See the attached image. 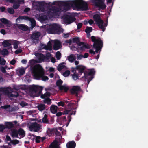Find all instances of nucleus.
<instances>
[{
  "label": "nucleus",
  "mask_w": 148,
  "mask_h": 148,
  "mask_svg": "<svg viewBox=\"0 0 148 148\" xmlns=\"http://www.w3.org/2000/svg\"><path fill=\"white\" fill-rule=\"evenodd\" d=\"M53 5H58L60 7V10L56 9L55 10L50 9L48 12L49 15L53 16L57 13L58 14L59 11H65L69 10L70 7L74 8L79 9L82 10H86L88 6L86 3L82 0H75L64 1L55 2L53 3Z\"/></svg>",
  "instance_id": "obj_1"
},
{
  "label": "nucleus",
  "mask_w": 148,
  "mask_h": 148,
  "mask_svg": "<svg viewBox=\"0 0 148 148\" xmlns=\"http://www.w3.org/2000/svg\"><path fill=\"white\" fill-rule=\"evenodd\" d=\"M32 72L33 75L36 79L41 78L42 80L46 81L48 79L47 77L44 75V70L39 65H37L33 67Z\"/></svg>",
  "instance_id": "obj_2"
},
{
  "label": "nucleus",
  "mask_w": 148,
  "mask_h": 148,
  "mask_svg": "<svg viewBox=\"0 0 148 148\" xmlns=\"http://www.w3.org/2000/svg\"><path fill=\"white\" fill-rule=\"evenodd\" d=\"M45 28L48 33L51 34H59L60 31L62 29L60 26L56 23L47 24L45 26Z\"/></svg>",
  "instance_id": "obj_3"
},
{
  "label": "nucleus",
  "mask_w": 148,
  "mask_h": 148,
  "mask_svg": "<svg viewBox=\"0 0 148 148\" xmlns=\"http://www.w3.org/2000/svg\"><path fill=\"white\" fill-rule=\"evenodd\" d=\"M51 42H53L54 43L53 48L54 50H57L60 47L61 44L60 42L57 40H55L53 41H49L47 45H42V47H44L42 48L46 50H51L52 49V47L51 46Z\"/></svg>",
  "instance_id": "obj_4"
},
{
  "label": "nucleus",
  "mask_w": 148,
  "mask_h": 148,
  "mask_svg": "<svg viewBox=\"0 0 148 148\" xmlns=\"http://www.w3.org/2000/svg\"><path fill=\"white\" fill-rule=\"evenodd\" d=\"M93 18L99 27L101 29L103 32H104L105 29V27L107 25V24L104 22L101 19L99 15L98 14L94 15Z\"/></svg>",
  "instance_id": "obj_5"
},
{
  "label": "nucleus",
  "mask_w": 148,
  "mask_h": 148,
  "mask_svg": "<svg viewBox=\"0 0 148 148\" xmlns=\"http://www.w3.org/2000/svg\"><path fill=\"white\" fill-rule=\"evenodd\" d=\"M42 89L41 87L37 86H32L30 87V94L33 96L41 93Z\"/></svg>",
  "instance_id": "obj_6"
},
{
  "label": "nucleus",
  "mask_w": 148,
  "mask_h": 148,
  "mask_svg": "<svg viewBox=\"0 0 148 148\" xmlns=\"http://www.w3.org/2000/svg\"><path fill=\"white\" fill-rule=\"evenodd\" d=\"M91 39L94 42L93 45V48L96 49L95 52L97 53L100 50V49L102 48V43L100 40H96L95 37L94 36L91 37Z\"/></svg>",
  "instance_id": "obj_7"
},
{
  "label": "nucleus",
  "mask_w": 148,
  "mask_h": 148,
  "mask_svg": "<svg viewBox=\"0 0 148 148\" xmlns=\"http://www.w3.org/2000/svg\"><path fill=\"white\" fill-rule=\"evenodd\" d=\"M105 0H95L94 2L95 5L100 8L104 9L106 7L104 3Z\"/></svg>",
  "instance_id": "obj_8"
},
{
  "label": "nucleus",
  "mask_w": 148,
  "mask_h": 148,
  "mask_svg": "<svg viewBox=\"0 0 148 148\" xmlns=\"http://www.w3.org/2000/svg\"><path fill=\"white\" fill-rule=\"evenodd\" d=\"M45 3L43 2H36L33 3V5L35 8L38 9L39 11H43V9H41V7L44 6Z\"/></svg>",
  "instance_id": "obj_9"
},
{
  "label": "nucleus",
  "mask_w": 148,
  "mask_h": 148,
  "mask_svg": "<svg viewBox=\"0 0 148 148\" xmlns=\"http://www.w3.org/2000/svg\"><path fill=\"white\" fill-rule=\"evenodd\" d=\"M29 130L31 131H34L35 132H38L39 130L40 126L37 123L35 122L32 123L29 127Z\"/></svg>",
  "instance_id": "obj_10"
},
{
  "label": "nucleus",
  "mask_w": 148,
  "mask_h": 148,
  "mask_svg": "<svg viewBox=\"0 0 148 148\" xmlns=\"http://www.w3.org/2000/svg\"><path fill=\"white\" fill-rule=\"evenodd\" d=\"M63 20L64 23L70 24L73 21L74 19L69 15H66L63 17Z\"/></svg>",
  "instance_id": "obj_11"
},
{
  "label": "nucleus",
  "mask_w": 148,
  "mask_h": 148,
  "mask_svg": "<svg viewBox=\"0 0 148 148\" xmlns=\"http://www.w3.org/2000/svg\"><path fill=\"white\" fill-rule=\"evenodd\" d=\"M12 40H5L2 43L3 45L5 47H7L8 49L12 48L11 44Z\"/></svg>",
  "instance_id": "obj_12"
},
{
  "label": "nucleus",
  "mask_w": 148,
  "mask_h": 148,
  "mask_svg": "<svg viewBox=\"0 0 148 148\" xmlns=\"http://www.w3.org/2000/svg\"><path fill=\"white\" fill-rule=\"evenodd\" d=\"M68 60L70 62H73L76 59V57L75 55L73 54H71L67 57Z\"/></svg>",
  "instance_id": "obj_13"
},
{
  "label": "nucleus",
  "mask_w": 148,
  "mask_h": 148,
  "mask_svg": "<svg viewBox=\"0 0 148 148\" xmlns=\"http://www.w3.org/2000/svg\"><path fill=\"white\" fill-rule=\"evenodd\" d=\"M59 145L58 141H54L50 145L49 148H60Z\"/></svg>",
  "instance_id": "obj_14"
},
{
  "label": "nucleus",
  "mask_w": 148,
  "mask_h": 148,
  "mask_svg": "<svg viewBox=\"0 0 148 148\" xmlns=\"http://www.w3.org/2000/svg\"><path fill=\"white\" fill-rule=\"evenodd\" d=\"M11 42L14 49H16L18 48L19 45L20 44V42L19 41L16 40H12Z\"/></svg>",
  "instance_id": "obj_15"
},
{
  "label": "nucleus",
  "mask_w": 148,
  "mask_h": 148,
  "mask_svg": "<svg viewBox=\"0 0 148 148\" xmlns=\"http://www.w3.org/2000/svg\"><path fill=\"white\" fill-rule=\"evenodd\" d=\"M67 148H74L75 146V143L73 141H71L67 143L66 145Z\"/></svg>",
  "instance_id": "obj_16"
},
{
  "label": "nucleus",
  "mask_w": 148,
  "mask_h": 148,
  "mask_svg": "<svg viewBox=\"0 0 148 148\" xmlns=\"http://www.w3.org/2000/svg\"><path fill=\"white\" fill-rule=\"evenodd\" d=\"M80 88L77 86H74L73 87L71 90V92L73 94L75 93H77V92L80 90Z\"/></svg>",
  "instance_id": "obj_17"
},
{
  "label": "nucleus",
  "mask_w": 148,
  "mask_h": 148,
  "mask_svg": "<svg viewBox=\"0 0 148 148\" xmlns=\"http://www.w3.org/2000/svg\"><path fill=\"white\" fill-rule=\"evenodd\" d=\"M58 107L55 105H52L51 106L50 110L51 112L53 113H56L57 112Z\"/></svg>",
  "instance_id": "obj_18"
},
{
  "label": "nucleus",
  "mask_w": 148,
  "mask_h": 148,
  "mask_svg": "<svg viewBox=\"0 0 148 148\" xmlns=\"http://www.w3.org/2000/svg\"><path fill=\"white\" fill-rule=\"evenodd\" d=\"M75 69L78 70L79 73H82L85 69V67L82 65H78L76 67Z\"/></svg>",
  "instance_id": "obj_19"
},
{
  "label": "nucleus",
  "mask_w": 148,
  "mask_h": 148,
  "mask_svg": "<svg viewBox=\"0 0 148 148\" xmlns=\"http://www.w3.org/2000/svg\"><path fill=\"white\" fill-rule=\"evenodd\" d=\"M18 27L20 29L24 31H26L28 29L27 27L25 25L23 24L18 25L16 24Z\"/></svg>",
  "instance_id": "obj_20"
},
{
  "label": "nucleus",
  "mask_w": 148,
  "mask_h": 148,
  "mask_svg": "<svg viewBox=\"0 0 148 148\" xmlns=\"http://www.w3.org/2000/svg\"><path fill=\"white\" fill-rule=\"evenodd\" d=\"M5 127L8 129L13 127L14 126L13 123L11 122H5Z\"/></svg>",
  "instance_id": "obj_21"
},
{
  "label": "nucleus",
  "mask_w": 148,
  "mask_h": 148,
  "mask_svg": "<svg viewBox=\"0 0 148 148\" xmlns=\"http://www.w3.org/2000/svg\"><path fill=\"white\" fill-rule=\"evenodd\" d=\"M40 34L39 32H35L33 34L32 37L33 39H35L38 38L40 36Z\"/></svg>",
  "instance_id": "obj_22"
},
{
  "label": "nucleus",
  "mask_w": 148,
  "mask_h": 148,
  "mask_svg": "<svg viewBox=\"0 0 148 148\" xmlns=\"http://www.w3.org/2000/svg\"><path fill=\"white\" fill-rule=\"evenodd\" d=\"M18 132L15 130H13L11 134V136L13 137H18Z\"/></svg>",
  "instance_id": "obj_23"
},
{
  "label": "nucleus",
  "mask_w": 148,
  "mask_h": 148,
  "mask_svg": "<svg viewBox=\"0 0 148 148\" xmlns=\"http://www.w3.org/2000/svg\"><path fill=\"white\" fill-rule=\"evenodd\" d=\"M60 90H64V92H66L68 90L69 88L68 87L65 85H62L59 88Z\"/></svg>",
  "instance_id": "obj_24"
},
{
  "label": "nucleus",
  "mask_w": 148,
  "mask_h": 148,
  "mask_svg": "<svg viewBox=\"0 0 148 148\" xmlns=\"http://www.w3.org/2000/svg\"><path fill=\"white\" fill-rule=\"evenodd\" d=\"M64 63H61L58 66V69L59 71H61L62 69L66 68L65 66L64 65Z\"/></svg>",
  "instance_id": "obj_25"
},
{
  "label": "nucleus",
  "mask_w": 148,
  "mask_h": 148,
  "mask_svg": "<svg viewBox=\"0 0 148 148\" xmlns=\"http://www.w3.org/2000/svg\"><path fill=\"white\" fill-rule=\"evenodd\" d=\"M8 51L5 49L1 50L0 49V54H1L3 55H6L8 54Z\"/></svg>",
  "instance_id": "obj_26"
},
{
  "label": "nucleus",
  "mask_w": 148,
  "mask_h": 148,
  "mask_svg": "<svg viewBox=\"0 0 148 148\" xmlns=\"http://www.w3.org/2000/svg\"><path fill=\"white\" fill-rule=\"evenodd\" d=\"M38 109L40 111H42L45 108V106L44 104H40L38 106Z\"/></svg>",
  "instance_id": "obj_27"
},
{
  "label": "nucleus",
  "mask_w": 148,
  "mask_h": 148,
  "mask_svg": "<svg viewBox=\"0 0 148 148\" xmlns=\"http://www.w3.org/2000/svg\"><path fill=\"white\" fill-rule=\"evenodd\" d=\"M18 132L19 135L21 136L22 137H23L25 136V132L22 128L19 129L18 130Z\"/></svg>",
  "instance_id": "obj_28"
},
{
  "label": "nucleus",
  "mask_w": 148,
  "mask_h": 148,
  "mask_svg": "<svg viewBox=\"0 0 148 148\" xmlns=\"http://www.w3.org/2000/svg\"><path fill=\"white\" fill-rule=\"evenodd\" d=\"M6 1L7 2L11 3H13L14 2H18L20 3H24V1L23 0H6Z\"/></svg>",
  "instance_id": "obj_29"
},
{
  "label": "nucleus",
  "mask_w": 148,
  "mask_h": 148,
  "mask_svg": "<svg viewBox=\"0 0 148 148\" xmlns=\"http://www.w3.org/2000/svg\"><path fill=\"white\" fill-rule=\"evenodd\" d=\"M14 90H18L19 89L24 90L25 88V87L24 86L20 85L18 86L14 87Z\"/></svg>",
  "instance_id": "obj_30"
},
{
  "label": "nucleus",
  "mask_w": 148,
  "mask_h": 148,
  "mask_svg": "<svg viewBox=\"0 0 148 148\" xmlns=\"http://www.w3.org/2000/svg\"><path fill=\"white\" fill-rule=\"evenodd\" d=\"M18 70L20 74L21 75L24 73L25 71V69L22 67L19 68Z\"/></svg>",
  "instance_id": "obj_31"
},
{
  "label": "nucleus",
  "mask_w": 148,
  "mask_h": 148,
  "mask_svg": "<svg viewBox=\"0 0 148 148\" xmlns=\"http://www.w3.org/2000/svg\"><path fill=\"white\" fill-rule=\"evenodd\" d=\"M50 95V93L49 92H47L43 95H42L41 97L42 98L45 99L46 98L49 96Z\"/></svg>",
  "instance_id": "obj_32"
},
{
  "label": "nucleus",
  "mask_w": 148,
  "mask_h": 148,
  "mask_svg": "<svg viewBox=\"0 0 148 148\" xmlns=\"http://www.w3.org/2000/svg\"><path fill=\"white\" fill-rule=\"evenodd\" d=\"M84 77L85 79H87L88 80V82L89 80H91L93 78L92 76V77H91L90 76L88 75V74H84Z\"/></svg>",
  "instance_id": "obj_33"
},
{
  "label": "nucleus",
  "mask_w": 148,
  "mask_h": 148,
  "mask_svg": "<svg viewBox=\"0 0 148 148\" xmlns=\"http://www.w3.org/2000/svg\"><path fill=\"white\" fill-rule=\"evenodd\" d=\"M95 73V71L93 69H90L89 71V72L88 73V75L92 77V75L94 74Z\"/></svg>",
  "instance_id": "obj_34"
},
{
  "label": "nucleus",
  "mask_w": 148,
  "mask_h": 148,
  "mask_svg": "<svg viewBox=\"0 0 148 148\" xmlns=\"http://www.w3.org/2000/svg\"><path fill=\"white\" fill-rule=\"evenodd\" d=\"M1 107L3 108H4L5 109H6L8 111H10L11 110L10 108V106L9 105L2 106H1Z\"/></svg>",
  "instance_id": "obj_35"
},
{
  "label": "nucleus",
  "mask_w": 148,
  "mask_h": 148,
  "mask_svg": "<svg viewBox=\"0 0 148 148\" xmlns=\"http://www.w3.org/2000/svg\"><path fill=\"white\" fill-rule=\"evenodd\" d=\"M8 12L11 14H13L14 12V9L11 8H9L8 9Z\"/></svg>",
  "instance_id": "obj_36"
},
{
  "label": "nucleus",
  "mask_w": 148,
  "mask_h": 148,
  "mask_svg": "<svg viewBox=\"0 0 148 148\" xmlns=\"http://www.w3.org/2000/svg\"><path fill=\"white\" fill-rule=\"evenodd\" d=\"M56 57L57 59L58 60H59L61 57V54L59 51H58L56 53Z\"/></svg>",
  "instance_id": "obj_37"
},
{
  "label": "nucleus",
  "mask_w": 148,
  "mask_h": 148,
  "mask_svg": "<svg viewBox=\"0 0 148 148\" xmlns=\"http://www.w3.org/2000/svg\"><path fill=\"white\" fill-rule=\"evenodd\" d=\"M47 116L45 114L42 119V122L44 123H47L48 122V120L47 119Z\"/></svg>",
  "instance_id": "obj_38"
},
{
  "label": "nucleus",
  "mask_w": 148,
  "mask_h": 148,
  "mask_svg": "<svg viewBox=\"0 0 148 148\" xmlns=\"http://www.w3.org/2000/svg\"><path fill=\"white\" fill-rule=\"evenodd\" d=\"M62 81L61 80H59L57 82L56 84L58 86L59 88L62 86Z\"/></svg>",
  "instance_id": "obj_39"
},
{
  "label": "nucleus",
  "mask_w": 148,
  "mask_h": 148,
  "mask_svg": "<svg viewBox=\"0 0 148 148\" xmlns=\"http://www.w3.org/2000/svg\"><path fill=\"white\" fill-rule=\"evenodd\" d=\"M92 27H88L85 29V32L87 33H90L92 31Z\"/></svg>",
  "instance_id": "obj_40"
},
{
  "label": "nucleus",
  "mask_w": 148,
  "mask_h": 148,
  "mask_svg": "<svg viewBox=\"0 0 148 148\" xmlns=\"http://www.w3.org/2000/svg\"><path fill=\"white\" fill-rule=\"evenodd\" d=\"M1 21L4 24H6L7 23H8L9 22V21L7 20V19L4 18H2L0 19Z\"/></svg>",
  "instance_id": "obj_41"
},
{
  "label": "nucleus",
  "mask_w": 148,
  "mask_h": 148,
  "mask_svg": "<svg viewBox=\"0 0 148 148\" xmlns=\"http://www.w3.org/2000/svg\"><path fill=\"white\" fill-rule=\"evenodd\" d=\"M44 102L45 103L48 104H50L51 103V100L49 98L45 99Z\"/></svg>",
  "instance_id": "obj_42"
},
{
  "label": "nucleus",
  "mask_w": 148,
  "mask_h": 148,
  "mask_svg": "<svg viewBox=\"0 0 148 148\" xmlns=\"http://www.w3.org/2000/svg\"><path fill=\"white\" fill-rule=\"evenodd\" d=\"M5 60L3 58H1L0 60V64L1 65H4L5 64Z\"/></svg>",
  "instance_id": "obj_43"
},
{
  "label": "nucleus",
  "mask_w": 148,
  "mask_h": 148,
  "mask_svg": "<svg viewBox=\"0 0 148 148\" xmlns=\"http://www.w3.org/2000/svg\"><path fill=\"white\" fill-rule=\"evenodd\" d=\"M70 74V71L69 70H67L66 71L64 72L63 73V75L65 77H67L69 76V75Z\"/></svg>",
  "instance_id": "obj_44"
},
{
  "label": "nucleus",
  "mask_w": 148,
  "mask_h": 148,
  "mask_svg": "<svg viewBox=\"0 0 148 148\" xmlns=\"http://www.w3.org/2000/svg\"><path fill=\"white\" fill-rule=\"evenodd\" d=\"M19 141L17 140H12L11 141V143L14 145H16L19 143Z\"/></svg>",
  "instance_id": "obj_45"
},
{
  "label": "nucleus",
  "mask_w": 148,
  "mask_h": 148,
  "mask_svg": "<svg viewBox=\"0 0 148 148\" xmlns=\"http://www.w3.org/2000/svg\"><path fill=\"white\" fill-rule=\"evenodd\" d=\"M78 44L79 46L82 45V47L83 48L85 47V48H90V47H89L87 46H86V45H84V43L82 42H80V43H79V44Z\"/></svg>",
  "instance_id": "obj_46"
},
{
  "label": "nucleus",
  "mask_w": 148,
  "mask_h": 148,
  "mask_svg": "<svg viewBox=\"0 0 148 148\" xmlns=\"http://www.w3.org/2000/svg\"><path fill=\"white\" fill-rule=\"evenodd\" d=\"M19 6V3H14L13 7L14 9H17L18 8Z\"/></svg>",
  "instance_id": "obj_47"
},
{
  "label": "nucleus",
  "mask_w": 148,
  "mask_h": 148,
  "mask_svg": "<svg viewBox=\"0 0 148 148\" xmlns=\"http://www.w3.org/2000/svg\"><path fill=\"white\" fill-rule=\"evenodd\" d=\"M77 60H81L83 57V56L81 54H77L76 55Z\"/></svg>",
  "instance_id": "obj_48"
},
{
  "label": "nucleus",
  "mask_w": 148,
  "mask_h": 148,
  "mask_svg": "<svg viewBox=\"0 0 148 148\" xmlns=\"http://www.w3.org/2000/svg\"><path fill=\"white\" fill-rule=\"evenodd\" d=\"M22 50L21 49H17L15 51L14 53L16 54H18L21 53L22 52Z\"/></svg>",
  "instance_id": "obj_49"
},
{
  "label": "nucleus",
  "mask_w": 148,
  "mask_h": 148,
  "mask_svg": "<svg viewBox=\"0 0 148 148\" xmlns=\"http://www.w3.org/2000/svg\"><path fill=\"white\" fill-rule=\"evenodd\" d=\"M72 77L73 79L75 80H76L78 79V76L77 74L75 73L73 75Z\"/></svg>",
  "instance_id": "obj_50"
},
{
  "label": "nucleus",
  "mask_w": 148,
  "mask_h": 148,
  "mask_svg": "<svg viewBox=\"0 0 148 148\" xmlns=\"http://www.w3.org/2000/svg\"><path fill=\"white\" fill-rule=\"evenodd\" d=\"M31 23H32V25L34 27L35 25V21L33 19H31L30 20Z\"/></svg>",
  "instance_id": "obj_51"
},
{
  "label": "nucleus",
  "mask_w": 148,
  "mask_h": 148,
  "mask_svg": "<svg viewBox=\"0 0 148 148\" xmlns=\"http://www.w3.org/2000/svg\"><path fill=\"white\" fill-rule=\"evenodd\" d=\"M0 70L3 73H5L6 72L5 68V67H1V68Z\"/></svg>",
  "instance_id": "obj_52"
},
{
  "label": "nucleus",
  "mask_w": 148,
  "mask_h": 148,
  "mask_svg": "<svg viewBox=\"0 0 148 148\" xmlns=\"http://www.w3.org/2000/svg\"><path fill=\"white\" fill-rule=\"evenodd\" d=\"M40 137L39 136H37L36 137V141L37 143H39L40 142Z\"/></svg>",
  "instance_id": "obj_53"
},
{
  "label": "nucleus",
  "mask_w": 148,
  "mask_h": 148,
  "mask_svg": "<svg viewBox=\"0 0 148 148\" xmlns=\"http://www.w3.org/2000/svg\"><path fill=\"white\" fill-rule=\"evenodd\" d=\"M5 128V127L3 125H0V132L2 131Z\"/></svg>",
  "instance_id": "obj_54"
},
{
  "label": "nucleus",
  "mask_w": 148,
  "mask_h": 148,
  "mask_svg": "<svg viewBox=\"0 0 148 148\" xmlns=\"http://www.w3.org/2000/svg\"><path fill=\"white\" fill-rule=\"evenodd\" d=\"M20 105L22 107H24L27 105V103L24 102H22L20 103Z\"/></svg>",
  "instance_id": "obj_55"
},
{
  "label": "nucleus",
  "mask_w": 148,
  "mask_h": 148,
  "mask_svg": "<svg viewBox=\"0 0 148 148\" xmlns=\"http://www.w3.org/2000/svg\"><path fill=\"white\" fill-rule=\"evenodd\" d=\"M58 105L59 106H63L64 105V103L62 102H60L58 103Z\"/></svg>",
  "instance_id": "obj_56"
},
{
  "label": "nucleus",
  "mask_w": 148,
  "mask_h": 148,
  "mask_svg": "<svg viewBox=\"0 0 148 148\" xmlns=\"http://www.w3.org/2000/svg\"><path fill=\"white\" fill-rule=\"evenodd\" d=\"M25 18V17L24 16H19L18 17L16 20V21L17 22L18 20H20V19H23Z\"/></svg>",
  "instance_id": "obj_57"
},
{
  "label": "nucleus",
  "mask_w": 148,
  "mask_h": 148,
  "mask_svg": "<svg viewBox=\"0 0 148 148\" xmlns=\"http://www.w3.org/2000/svg\"><path fill=\"white\" fill-rule=\"evenodd\" d=\"M6 140L7 141H10L11 143V141H12V140H11V138L9 136H6Z\"/></svg>",
  "instance_id": "obj_58"
},
{
  "label": "nucleus",
  "mask_w": 148,
  "mask_h": 148,
  "mask_svg": "<svg viewBox=\"0 0 148 148\" xmlns=\"http://www.w3.org/2000/svg\"><path fill=\"white\" fill-rule=\"evenodd\" d=\"M0 32L1 34L3 35L6 34L5 31L4 29H2L1 30Z\"/></svg>",
  "instance_id": "obj_59"
},
{
  "label": "nucleus",
  "mask_w": 148,
  "mask_h": 148,
  "mask_svg": "<svg viewBox=\"0 0 148 148\" xmlns=\"http://www.w3.org/2000/svg\"><path fill=\"white\" fill-rule=\"evenodd\" d=\"M7 25V26L8 27H10L11 26L12 23H10V21H9L8 23L6 24Z\"/></svg>",
  "instance_id": "obj_60"
},
{
  "label": "nucleus",
  "mask_w": 148,
  "mask_h": 148,
  "mask_svg": "<svg viewBox=\"0 0 148 148\" xmlns=\"http://www.w3.org/2000/svg\"><path fill=\"white\" fill-rule=\"evenodd\" d=\"M51 62L53 63H55L56 62L55 59L53 57H52L51 58Z\"/></svg>",
  "instance_id": "obj_61"
},
{
  "label": "nucleus",
  "mask_w": 148,
  "mask_h": 148,
  "mask_svg": "<svg viewBox=\"0 0 148 148\" xmlns=\"http://www.w3.org/2000/svg\"><path fill=\"white\" fill-rule=\"evenodd\" d=\"M16 62V61L15 60H12V61H11L10 62V63L12 65H14Z\"/></svg>",
  "instance_id": "obj_62"
},
{
  "label": "nucleus",
  "mask_w": 148,
  "mask_h": 148,
  "mask_svg": "<svg viewBox=\"0 0 148 148\" xmlns=\"http://www.w3.org/2000/svg\"><path fill=\"white\" fill-rule=\"evenodd\" d=\"M88 23L90 24L91 25L93 23L94 21L90 19L88 21Z\"/></svg>",
  "instance_id": "obj_63"
},
{
  "label": "nucleus",
  "mask_w": 148,
  "mask_h": 148,
  "mask_svg": "<svg viewBox=\"0 0 148 148\" xmlns=\"http://www.w3.org/2000/svg\"><path fill=\"white\" fill-rule=\"evenodd\" d=\"M42 19L43 20L45 21L47 19V17L45 15L43 16L42 17Z\"/></svg>",
  "instance_id": "obj_64"
}]
</instances>
